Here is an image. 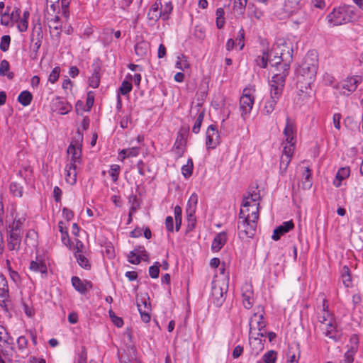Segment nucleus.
Returning a JSON list of instances; mask_svg holds the SVG:
<instances>
[{"label":"nucleus","instance_id":"obj_23","mask_svg":"<svg viewBox=\"0 0 363 363\" xmlns=\"http://www.w3.org/2000/svg\"><path fill=\"white\" fill-rule=\"evenodd\" d=\"M9 293L7 281L5 277L0 274V306L6 307V301L9 300Z\"/></svg>","mask_w":363,"mask_h":363},{"label":"nucleus","instance_id":"obj_30","mask_svg":"<svg viewBox=\"0 0 363 363\" xmlns=\"http://www.w3.org/2000/svg\"><path fill=\"white\" fill-rule=\"evenodd\" d=\"M246 291L242 292V303L245 308H252L254 303V294L250 286H246Z\"/></svg>","mask_w":363,"mask_h":363},{"label":"nucleus","instance_id":"obj_43","mask_svg":"<svg viewBox=\"0 0 363 363\" xmlns=\"http://www.w3.org/2000/svg\"><path fill=\"white\" fill-rule=\"evenodd\" d=\"M75 258L82 268L86 270L91 269V264L90 261L83 254H76Z\"/></svg>","mask_w":363,"mask_h":363},{"label":"nucleus","instance_id":"obj_13","mask_svg":"<svg viewBox=\"0 0 363 363\" xmlns=\"http://www.w3.org/2000/svg\"><path fill=\"white\" fill-rule=\"evenodd\" d=\"M266 336V333H249V342L250 345L255 354H258L264 348L265 340L264 337Z\"/></svg>","mask_w":363,"mask_h":363},{"label":"nucleus","instance_id":"obj_17","mask_svg":"<svg viewBox=\"0 0 363 363\" xmlns=\"http://www.w3.org/2000/svg\"><path fill=\"white\" fill-rule=\"evenodd\" d=\"M198 203V195L196 193H193L186 204V213L189 222L194 223L196 220L195 213L196 211Z\"/></svg>","mask_w":363,"mask_h":363},{"label":"nucleus","instance_id":"obj_3","mask_svg":"<svg viewBox=\"0 0 363 363\" xmlns=\"http://www.w3.org/2000/svg\"><path fill=\"white\" fill-rule=\"evenodd\" d=\"M285 74L282 76L273 74L272 79L269 82L270 97L267 99L263 107V112L271 114L275 109V106L280 99L285 86Z\"/></svg>","mask_w":363,"mask_h":363},{"label":"nucleus","instance_id":"obj_45","mask_svg":"<svg viewBox=\"0 0 363 363\" xmlns=\"http://www.w3.org/2000/svg\"><path fill=\"white\" fill-rule=\"evenodd\" d=\"M323 82L327 86H330L333 89L337 90V86L338 85V82H336L335 77L329 73H325L323 75Z\"/></svg>","mask_w":363,"mask_h":363},{"label":"nucleus","instance_id":"obj_22","mask_svg":"<svg viewBox=\"0 0 363 363\" xmlns=\"http://www.w3.org/2000/svg\"><path fill=\"white\" fill-rule=\"evenodd\" d=\"M227 240L228 235L225 232H220L217 233L211 243V251L213 252H219L225 245Z\"/></svg>","mask_w":363,"mask_h":363},{"label":"nucleus","instance_id":"obj_5","mask_svg":"<svg viewBox=\"0 0 363 363\" xmlns=\"http://www.w3.org/2000/svg\"><path fill=\"white\" fill-rule=\"evenodd\" d=\"M318 69V57L315 52H307L301 65L296 69L298 77H303L305 84L310 86L315 79Z\"/></svg>","mask_w":363,"mask_h":363},{"label":"nucleus","instance_id":"obj_28","mask_svg":"<svg viewBox=\"0 0 363 363\" xmlns=\"http://www.w3.org/2000/svg\"><path fill=\"white\" fill-rule=\"evenodd\" d=\"M322 330H324L325 335L329 338L337 340V331L334 320H330L329 322L325 323V325L323 326Z\"/></svg>","mask_w":363,"mask_h":363},{"label":"nucleus","instance_id":"obj_12","mask_svg":"<svg viewBox=\"0 0 363 363\" xmlns=\"http://www.w3.org/2000/svg\"><path fill=\"white\" fill-rule=\"evenodd\" d=\"M48 261L45 255H37L35 258L30 261L28 269L33 273L40 274L42 277L48 275Z\"/></svg>","mask_w":363,"mask_h":363},{"label":"nucleus","instance_id":"obj_59","mask_svg":"<svg viewBox=\"0 0 363 363\" xmlns=\"http://www.w3.org/2000/svg\"><path fill=\"white\" fill-rule=\"evenodd\" d=\"M137 249L132 250L128 256V262L133 264H138L141 261L138 256Z\"/></svg>","mask_w":363,"mask_h":363},{"label":"nucleus","instance_id":"obj_36","mask_svg":"<svg viewBox=\"0 0 363 363\" xmlns=\"http://www.w3.org/2000/svg\"><path fill=\"white\" fill-rule=\"evenodd\" d=\"M0 75L6 77L11 79L13 77V73L10 72L9 62L6 60H3L0 63Z\"/></svg>","mask_w":363,"mask_h":363},{"label":"nucleus","instance_id":"obj_48","mask_svg":"<svg viewBox=\"0 0 363 363\" xmlns=\"http://www.w3.org/2000/svg\"><path fill=\"white\" fill-rule=\"evenodd\" d=\"M204 116H205L204 111H202L199 113V115L195 121V123L194 124V126L192 127V132L194 133L195 134H197L199 133Z\"/></svg>","mask_w":363,"mask_h":363},{"label":"nucleus","instance_id":"obj_20","mask_svg":"<svg viewBox=\"0 0 363 363\" xmlns=\"http://www.w3.org/2000/svg\"><path fill=\"white\" fill-rule=\"evenodd\" d=\"M72 285L74 289L81 294H85L92 287L90 281L82 280L78 277H72L71 279Z\"/></svg>","mask_w":363,"mask_h":363},{"label":"nucleus","instance_id":"obj_53","mask_svg":"<svg viewBox=\"0 0 363 363\" xmlns=\"http://www.w3.org/2000/svg\"><path fill=\"white\" fill-rule=\"evenodd\" d=\"M161 266L159 262H155L153 265L149 268V274L151 278L157 279L160 274V267Z\"/></svg>","mask_w":363,"mask_h":363},{"label":"nucleus","instance_id":"obj_39","mask_svg":"<svg viewBox=\"0 0 363 363\" xmlns=\"http://www.w3.org/2000/svg\"><path fill=\"white\" fill-rule=\"evenodd\" d=\"M277 357H278V353L276 351L271 350L266 352L263 354V356L262 357V360L264 363H276V362L277 360Z\"/></svg>","mask_w":363,"mask_h":363},{"label":"nucleus","instance_id":"obj_9","mask_svg":"<svg viewBox=\"0 0 363 363\" xmlns=\"http://www.w3.org/2000/svg\"><path fill=\"white\" fill-rule=\"evenodd\" d=\"M362 81V77L359 75L347 76L338 82L337 91L342 95L349 96L357 89Z\"/></svg>","mask_w":363,"mask_h":363},{"label":"nucleus","instance_id":"obj_21","mask_svg":"<svg viewBox=\"0 0 363 363\" xmlns=\"http://www.w3.org/2000/svg\"><path fill=\"white\" fill-rule=\"evenodd\" d=\"M294 227V224L292 220L283 222L274 230L272 238L276 241L279 240L281 235L289 232Z\"/></svg>","mask_w":363,"mask_h":363},{"label":"nucleus","instance_id":"obj_19","mask_svg":"<svg viewBox=\"0 0 363 363\" xmlns=\"http://www.w3.org/2000/svg\"><path fill=\"white\" fill-rule=\"evenodd\" d=\"M132 74H128L125 75V79L122 82L121 85L117 91L118 105L121 106V104L120 94L124 96L128 95L132 91Z\"/></svg>","mask_w":363,"mask_h":363},{"label":"nucleus","instance_id":"obj_54","mask_svg":"<svg viewBox=\"0 0 363 363\" xmlns=\"http://www.w3.org/2000/svg\"><path fill=\"white\" fill-rule=\"evenodd\" d=\"M9 8L7 7L6 11L1 13V24L4 26H13L14 23H12L11 19H10L9 13Z\"/></svg>","mask_w":363,"mask_h":363},{"label":"nucleus","instance_id":"obj_4","mask_svg":"<svg viewBox=\"0 0 363 363\" xmlns=\"http://www.w3.org/2000/svg\"><path fill=\"white\" fill-rule=\"evenodd\" d=\"M260 201L259 191L257 187L250 189L243 198L239 217L257 220L259 218V206Z\"/></svg>","mask_w":363,"mask_h":363},{"label":"nucleus","instance_id":"obj_26","mask_svg":"<svg viewBox=\"0 0 363 363\" xmlns=\"http://www.w3.org/2000/svg\"><path fill=\"white\" fill-rule=\"evenodd\" d=\"M350 175V168L349 167H340L335 175V178L333 181V185L335 187H340L342 182L347 179Z\"/></svg>","mask_w":363,"mask_h":363},{"label":"nucleus","instance_id":"obj_29","mask_svg":"<svg viewBox=\"0 0 363 363\" xmlns=\"http://www.w3.org/2000/svg\"><path fill=\"white\" fill-rule=\"evenodd\" d=\"M12 344L13 338L10 336L6 328L0 325V350L3 351L4 347Z\"/></svg>","mask_w":363,"mask_h":363},{"label":"nucleus","instance_id":"obj_56","mask_svg":"<svg viewBox=\"0 0 363 363\" xmlns=\"http://www.w3.org/2000/svg\"><path fill=\"white\" fill-rule=\"evenodd\" d=\"M244 40L245 31L244 29L242 28L239 30L238 37L235 41L237 45L239 47V50H242L245 46Z\"/></svg>","mask_w":363,"mask_h":363},{"label":"nucleus","instance_id":"obj_35","mask_svg":"<svg viewBox=\"0 0 363 363\" xmlns=\"http://www.w3.org/2000/svg\"><path fill=\"white\" fill-rule=\"evenodd\" d=\"M173 10V6L171 1H167L164 5L160 6L161 18L163 21H167L169 18L170 13Z\"/></svg>","mask_w":363,"mask_h":363},{"label":"nucleus","instance_id":"obj_1","mask_svg":"<svg viewBox=\"0 0 363 363\" xmlns=\"http://www.w3.org/2000/svg\"><path fill=\"white\" fill-rule=\"evenodd\" d=\"M293 52V46L290 42L278 40L272 45L270 51H263L261 55L256 57V63L259 67L266 68L267 63L269 62L274 68V74H285L286 79L289 73Z\"/></svg>","mask_w":363,"mask_h":363},{"label":"nucleus","instance_id":"obj_61","mask_svg":"<svg viewBox=\"0 0 363 363\" xmlns=\"http://www.w3.org/2000/svg\"><path fill=\"white\" fill-rule=\"evenodd\" d=\"M138 252V256L139 257L140 261L143 260L145 262H149V254L146 251L144 247H138L136 248Z\"/></svg>","mask_w":363,"mask_h":363},{"label":"nucleus","instance_id":"obj_42","mask_svg":"<svg viewBox=\"0 0 363 363\" xmlns=\"http://www.w3.org/2000/svg\"><path fill=\"white\" fill-rule=\"evenodd\" d=\"M182 210L179 206H176L174 209V220H175V231L178 232L181 228Z\"/></svg>","mask_w":363,"mask_h":363},{"label":"nucleus","instance_id":"obj_33","mask_svg":"<svg viewBox=\"0 0 363 363\" xmlns=\"http://www.w3.org/2000/svg\"><path fill=\"white\" fill-rule=\"evenodd\" d=\"M327 300L324 298H323V311L322 314L319 315L318 318L319 322L323 325H325V323L329 322L330 320H333L330 313L326 310L328 308V305L326 304Z\"/></svg>","mask_w":363,"mask_h":363},{"label":"nucleus","instance_id":"obj_14","mask_svg":"<svg viewBox=\"0 0 363 363\" xmlns=\"http://www.w3.org/2000/svg\"><path fill=\"white\" fill-rule=\"evenodd\" d=\"M220 136L219 131L215 125H210L206 132V146L207 149H214L219 144Z\"/></svg>","mask_w":363,"mask_h":363},{"label":"nucleus","instance_id":"obj_41","mask_svg":"<svg viewBox=\"0 0 363 363\" xmlns=\"http://www.w3.org/2000/svg\"><path fill=\"white\" fill-rule=\"evenodd\" d=\"M194 164L191 158L188 159L186 164L182 167V174L184 178H189L193 172Z\"/></svg>","mask_w":363,"mask_h":363},{"label":"nucleus","instance_id":"obj_31","mask_svg":"<svg viewBox=\"0 0 363 363\" xmlns=\"http://www.w3.org/2000/svg\"><path fill=\"white\" fill-rule=\"evenodd\" d=\"M150 50V44L144 40L139 41L135 45V54L140 57L146 56Z\"/></svg>","mask_w":363,"mask_h":363},{"label":"nucleus","instance_id":"obj_57","mask_svg":"<svg viewBox=\"0 0 363 363\" xmlns=\"http://www.w3.org/2000/svg\"><path fill=\"white\" fill-rule=\"evenodd\" d=\"M18 348L20 351L23 352L28 347V340L23 336H19L16 340Z\"/></svg>","mask_w":363,"mask_h":363},{"label":"nucleus","instance_id":"obj_64","mask_svg":"<svg viewBox=\"0 0 363 363\" xmlns=\"http://www.w3.org/2000/svg\"><path fill=\"white\" fill-rule=\"evenodd\" d=\"M359 341L358 335L356 334L352 335L350 339V343L351 346L349 350H354V352H357Z\"/></svg>","mask_w":363,"mask_h":363},{"label":"nucleus","instance_id":"obj_34","mask_svg":"<svg viewBox=\"0 0 363 363\" xmlns=\"http://www.w3.org/2000/svg\"><path fill=\"white\" fill-rule=\"evenodd\" d=\"M57 111L60 114L65 115L71 111L72 107V105L65 101H59L55 104Z\"/></svg>","mask_w":363,"mask_h":363},{"label":"nucleus","instance_id":"obj_60","mask_svg":"<svg viewBox=\"0 0 363 363\" xmlns=\"http://www.w3.org/2000/svg\"><path fill=\"white\" fill-rule=\"evenodd\" d=\"M355 354L356 352H354V350H347L340 363H352Z\"/></svg>","mask_w":363,"mask_h":363},{"label":"nucleus","instance_id":"obj_52","mask_svg":"<svg viewBox=\"0 0 363 363\" xmlns=\"http://www.w3.org/2000/svg\"><path fill=\"white\" fill-rule=\"evenodd\" d=\"M11 43V37L9 35H4L1 38L0 49L3 52L9 50Z\"/></svg>","mask_w":363,"mask_h":363},{"label":"nucleus","instance_id":"obj_16","mask_svg":"<svg viewBox=\"0 0 363 363\" xmlns=\"http://www.w3.org/2000/svg\"><path fill=\"white\" fill-rule=\"evenodd\" d=\"M68 159L67 163L79 166L82 163V150L79 146L71 143L67 148Z\"/></svg>","mask_w":363,"mask_h":363},{"label":"nucleus","instance_id":"obj_46","mask_svg":"<svg viewBox=\"0 0 363 363\" xmlns=\"http://www.w3.org/2000/svg\"><path fill=\"white\" fill-rule=\"evenodd\" d=\"M121 172V167L118 164H113L110 166L108 174L111 177L113 182H116L118 179Z\"/></svg>","mask_w":363,"mask_h":363},{"label":"nucleus","instance_id":"obj_25","mask_svg":"<svg viewBox=\"0 0 363 363\" xmlns=\"http://www.w3.org/2000/svg\"><path fill=\"white\" fill-rule=\"evenodd\" d=\"M23 235L7 234L6 242L10 251H18Z\"/></svg>","mask_w":363,"mask_h":363},{"label":"nucleus","instance_id":"obj_7","mask_svg":"<svg viewBox=\"0 0 363 363\" xmlns=\"http://www.w3.org/2000/svg\"><path fill=\"white\" fill-rule=\"evenodd\" d=\"M255 86L252 84H248L242 90L240 98L239 109L243 121H246L250 116L255 104Z\"/></svg>","mask_w":363,"mask_h":363},{"label":"nucleus","instance_id":"obj_18","mask_svg":"<svg viewBox=\"0 0 363 363\" xmlns=\"http://www.w3.org/2000/svg\"><path fill=\"white\" fill-rule=\"evenodd\" d=\"M224 289L217 281L212 283L211 295L213 303L216 306H220L223 303L224 298Z\"/></svg>","mask_w":363,"mask_h":363},{"label":"nucleus","instance_id":"obj_40","mask_svg":"<svg viewBox=\"0 0 363 363\" xmlns=\"http://www.w3.org/2000/svg\"><path fill=\"white\" fill-rule=\"evenodd\" d=\"M247 0H234L233 10L239 15H242L245 13Z\"/></svg>","mask_w":363,"mask_h":363},{"label":"nucleus","instance_id":"obj_47","mask_svg":"<svg viewBox=\"0 0 363 363\" xmlns=\"http://www.w3.org/2000/svg\"><path fill=\"white\" fill-rule=\"evenodd\" d=\"M89 85L93 89H96L100 84V76L97 71H94L88 79Z\"/></svg>","mask_w":363,"mask_h":363},{"label":"nucleus","instance_id":"obj_32","mask_svg":"<svg viewBox=\"0 0 363 363\" xmlns=\"http://www.w3.org/2000/svg\"><path fill=\"white\" fill-rule=\"evenodd\" d=\"M301 185L302 187L305 189H309L313 185L312 182V174L310 168L306 167L305 168V171L303 173L302 179H301Z\"/></svg>","mask_w":363,"mask_h":363},{"label":"nucleus","instance_id":"obj_58","mask_svg":"<svg viewBox=\"0 0 363 363\" xmlns=\"http://www.w3.org/2000/svg\"><path fill=\"white\" fill-rule=\"evenodd\" d=\"M346 269H347V271H345L342 274V283H343L344 286L347 288H350L352 285V278L348 272L349 269L347 267Z\"/></svg>","mask_w":363,"mask_h":363},{"label":"nucleus","instance_id":"obj_44","mask_svg":"<svg viewBox=\"0 0 363 363\" xmlns=\"http://www.w3.org/2000/svg\"><path fill=\"white\" fill-rule=\"evenodd\" d=\"M186 140L182 134H178L174 147L177 150V153L182 155L184 152Z\"/></svg>","mask_w":363,"mask_h":363},{"label":"nucleus","instance_id":"obj_11","mask_svg":"<svg viewBox=\"0 0 363 363\" xmlns=\"http://www.w3.org/2000/svg\"><path fill=\"white\" fill-rule=\"evenodd\" d=\"M257 311L253 313L250 317L249 321V333H259L264 332L266 323L263 319L264 318V309L262 307L259 306L257 308Z\"/></svg>","mask_w":363,"mask_h":363},{"label":"nucleus","instance_id":"obj_2","mask_svg":"<svg viewBox=\"0 0 363 363\" xmlns=\"http://www.w3.org/2000/svg\"><path fill=\"white\" fill-rule=\"evenodd\" d=\"M283 136L281 144L283 150L280 160V169L281 171L286 172L291 162L297 143V125L295 121L289 117L286 118Z\"/></svg>","mask_w":363,"mask_h":363},{"label":"nucleus","instance_id":"obj_15","mask_svg":"<svg viewBox=\"0 0 363 363\" xmlns=\"http://www.w3.org/2000/svg\"><path fill=\"white\" fill-rule=\"evenodd\" d=\"M137 307L140 313L141 320L147 323L150 321L151 306L146 297H141L137 299Z\"/></svg>","mask_w":363,"mask_h":363},{"label":"nucleus","instance_id":"obj_51","mask_svg":"<svg viewBox=\"0 0 363 363\" xmlns=\"http://www.w3.org/2000/svg\"><path fill=\"white\" fill-rule=\"evenodd\" d=\"M224 23V10L222 8H218L216 10V26L220 29L223 27Z\"/></svg>","mask_w":363,"mask_h":363},{"label":"nucleus","instance_id":"obj_49","mask_svg":"<svg viewBox=\"0 0 363 363\" xmlns=\"http://www.w3.org/2000/svg\"><path fill=\"white\" fill-rule=\"evenodd\" d=\"M10 191L11 193L16 197H21L23 194V187L16 182H12L10 184Z\"/></svg>","mask_w":363,"mask_h":363},{"label":"nucleus","instance_id":"obj_8","mask_svg":"<svg viewBox=\"0 0 363 363\" xmlns=\"http://www.w3.org/2000/svg\"><path fill=\"white\" fill-rule=\"evenodd\" d=\"M25 221V216L17 213L16 206H12L9 210V216H6L5 221L7 234L23 235Z\"/></svg>","mask_w":363,"mask_h":363},{"label":"nucleus","instance_id":"obj_55","mask_svg":"<svg viewBox=\"0 0 363 363\" xmlns=\"http://www.w3.org/2000/svg\"><path fill=\"white\" fill-rule=\"evenodd\" d=\"M14 23H16V27L19 32L23 33L28 30V21L27 20L19 18L17 21H15Z\"/></svg>","mask_w":363,"mask_h":363},{"label":"nucleus","instance_id":"obj_10","mask_svg":"<svg viewBox=\"0 0 363 363\" xmlns=\"http://www.w3.org/2000/svg\"><path fill=\"white\" fill-rule=\"evenodd\" d=\"M257 220L251 218H240L238 224V236L240 239L252 238L256 232Z\"/></svg>","mask_w":363,"mask_h":363},{"label":"nucleus","instance_id":"obj_62","mask_svg":"<svg viewBox=\"0 0 363 363\" xmlns=\"http://www.w3.org/2000/svg\"><path fill=\"white\" fill-rule=\"evenodd\" d=\"M46 2L54 13H60V0H46Z\"/></svg>","mask_w":363,"mask_h":363},{"label":"nucleus","instance_id":"obj_24","mask_svg":"<svg viewBox=\"0 0 363 363\" xmlns=\"http://www.w3.org/2000/svg\"><path fill=\"white\" fill-rule=\"evenodd\" d=\"M78 166L66 163L65 167V178L69 185H74L77 182V168Z\"/></svg>","mask_w":363,"mask_h":363},{"label":"nucleus","instance_id":"obj_6","mask_svg":"<svg viewBox=\"0 0 363 363\" xmlns=\"http://www.w3.org/2000/svg\"><path fill=\"white\" fill-rule=\"evenodd\" d=\"M356 18L354 9L350 6L335 8L327 16L330 26H337L352 21Z\"/></svg>","mask_w":363,"mask_h":363},{"label":"nucleus","instance_id":"obj_50","mask_svg":"<svg viewBox=\"0 0 363 363\" xmlns=\"http://www.w3.org/2000/svg\"><path fill=\"white\" fill-rule=\"evenodd\" d=\"M61 69L59 66H56L50 72L48 77V82L51 84H55L59 79Z\"/></svg>","mask_w":363,"mask_h":363},{"label":"nucleus","instance_id":"obj_27","mask_svg":"<svg viewBox=\"0 0 363 363\" xmlns=\"http://www.w3.org/2000/svg\"><path fill=\"white\" fill-rule=\"evenodd\" d=\"M160 6V0H157L152 4L147 13V18L149 20L155 22L161 18Z\"/></svg>","mask_w":363,"mask_h":363},{"label":"nucleus","instance_id":"obj_63","mask_svg":"<svg viewBox=\"0 0 363 363\" xmlns=\"http://www.w3.org/2000/svg\"><path fill=\"white\" fill-rule=\"evenodd\" d=\"M127 156L128 158L130 157H135L139 155L140 152V147H132L129 148L125 149Z\"/></svg>","mask_w":363,"mask_h":363},{"label":"nucleus","instance_id":"obj_38","mask_svg":"<svg viewBox=\"0 0 363 363\" xmlns=\"http://www.w3.org/2000/svg\"><path fill=\"white\" fill-rule=\"evenodd\" d=\"M175 67L182 71H185L190 67V64L187 60V57L184 55H180L177 57Z\"/></svg>","mask_w":363,"mask_h":363},{"label":"nucleus","instance_id":"obj_37","mask_svg":"<svg viewBox=\"0 0 363 363\" xmlns=\"http://www.w3.org/2000/svg\"><path fill=\"white\" fill-rule=\"evenodd\" d=\"M33 99L31 93L28 91H23L18 96V101L23 106L30 104Z\"/></svg>","mask_w":363,"mask_h":363}]
</instances>
